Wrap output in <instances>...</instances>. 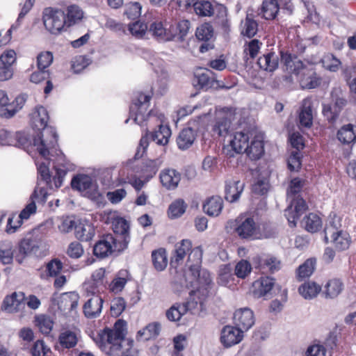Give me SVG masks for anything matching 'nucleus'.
<instances>
[{
    "instance_id": "nucleus-1",
    "label": "nucleus",
    "mask_w": 356,
    "mask_h": 356,
    "mask_svg": "<svg viewBox=\"0 0 356 356\" xmlns=\"http://www.w3.org/2000/svg\"><path fill=\"white\" fill-rule=\"evenodd\" d=\"M49 115L47 109L40 106L35 108L31 115V124L34 129L38 131L37 136L33 138V146L39 154L47 159L50 150L55 148L57 145L58 135L55 129L47 126Z\"/></svg>"
},
{
    "instance_id": "nucleus-2",
    "label": "nucleus",
    "mask_w": 356,
    "mask_h": 356,
    "mask_svg": "<svg viewBox=\"0 0 356 356\" xmlns=\"http://www.w3.org/2000/svg\"><path fill=\"white\" fill-rule=\"evenodd\" d=\"M232 151H228L227 155L233 157L234 153H245L251 160L259 159L264 152V143L259 136H255L250 141L248 133L239 131L234 134L229 141Z\"/></svg>"
},
{
    "instance_id": "nucleus-3",
    "label": "nucleus",
    "mask_w": 356,
    "mask_h": 356,
    "mask_svg": "<svg viewBox=\"0 0 356 356\" xmlns=\"http://www.w3.org/2000/svg\"><path fill=\"white\" fill-rule=\"evenodd\" d=\"M202 254L203 252L200 246L194 248L188 254L186 266L195 281L204 286H209L211 283V277L209 271L201 269Z\"/></svg>"
},
{
    "instance_id": "nucleus-4",
    "label": "nucleus",
    "mask_w": 356,
    "mask_h": 356,
    "mask_svg": "<svg viewBox=\"0 0 356 356\" xmlns=\"http://www.w3.org/2000/svg\"><path fill=\"white\" fill-rule=\"evenodd\" d=\"M42 22L46 30L53 35H58L67 28L65 13L61 9L45 8L42 11Z\"/></svg>"
},
{
    "instance_id": "nucleus-5",
    "label": "nucleus",
    "mask_w": 356,
    "mask_h": 356,
    "mask_svg": "<svg viewBox=\"0 0 356 356\" xmlns=\"http://www.w3.org/2000/svg\"><path fill=\"white\" fill-rule=\"evenodd\" d=\"M170 136L171 130L170 127L167 125L163 124L159 126L158 130L149 134H146L145 136L140 138L134 159H138L143 156L149 145V138H151L152 140L158 145H165L168 144Z\"/></svg>"
},
{
    "instance_id": "nucleus-6",
    "label": "nucleus",
    "mask_w": 356,
    "mask_h": 356,
    "mask_svg": "<svg viewBox=\"0 0 356 356\" xmlns=\"http://www.w3.org/2000/svg\"><path fill=\"white\" fill-rule=\"evenodd\" d=\"M150 99L151 96L139 92L133 99L129 114L136 124L140 125L149 115L150 112H147V110Z\"/></svg>"
},
{
    "instance_id": "nucleus-7",
    "label": "nucleus",
    "mask_w": 356,
    "mask_h": 356,
    "mask_svg": "<svg viewBox=\"0 0 356 356\" xmlns=\"http://www.w3.org/2000/svg\"><path fill=\"white\" fill-rule=\"evenodd\" d=\"M71 186L73 189L83 193L84 195L92 200L97 199L99 196L97 184L90 176L78 175L72 179Z\"/></svg>"
},
{
    "instance_id": "nucleus-8",
    "label": "nucleus",
    "mask_w": 356,
    "mask_h": 356,
    "mask_svg": "<svg viewBox=\"0 0 356 356\" xmlns=\"http://www.w3.org/2000/svg\"><path fill=\"white\" fill-rule=\"evenodd\" d=\"M44 244V241L38 237L23 238L19 243L18 253L15 257V261L18 264H22L26 257L31 254H35Z\"/></svg>"
},
{
    "instance_id": "nucleus-9",
    "label": "nucleus",
    "mask_w": 356,
    "mask_h": 356,
    "mask_svg": "<svg viewBox=\"0 0 356 356\" xmlns=\"http://www.w3.org/2000/svg\"><path fill=\"white\" fill-rule=\"evenodd\" d=\"M120 239L115 238L112 234H107L99 240L94 246L93 252L95 256L104 258L111 254L113 251H120L124 248H120L118 243Z\"/></svg>"
},
{
    "instance_id": "nucleus-10",
    "label": "nucleus",
    "mask_w": 356,
    "mask_h": 356,
    "mask_svg": "<svg viewBox=\"0 0 356 356\" xmlns=\"http://www.w3.org/2000/svg\"><path fill=\"white\" fill-rule=\"evenodd\" d=\"M291 204L284 210V216L291 227H296L297 220L307 209L305 201L300 196L289 199Z\"/></svg>"
},
{
    "instance_id": "nucleus-11",
    "label": "nucleus",
    "mask_w": 356,
    "mask_h": 356,
    "mask_svg": "<svg viewBox=\"0 0 356 356\" xmlns=\"http://www.w3.org/2000/svg\"><path fill=\"white\" fill-rule=\"evenodd\" d=\"M195 82L200 88L204 90L209 88H225L227 90L231 88L225 86L222 81L216 80L214 73L209 70L196 72L195 74Z\"/></svg>"
},
{
    "instance_id": "nucleus-12",
    "label": "nucleus",
    "mask_w": 356,
    "mask_h": 356,
    "mask_svg": "<svg viewBox=\"0 0 356 356\" xmlns=\"http://www.w3.org/2000/svg\"><path fill=\"white\" fill-rule=\"evenodd\" d=\"M17 59L16 53L13 49L5 51L0 56V81L10 79L13 74V65Z\"/></svg>"
},
{
    "instance_id": "nucleus-13",
    "label": "nucleus",
    "mask_w": 356,
    "mask_h": 356,
    "mask_svg": "<svg viewBox=\"0 0 356 356\" xmlns=\"http://www.w3.org/2000/svg\"><path fill=\"white\" fill-rule=\"evenodd\" d=\"M275 280L270 277H261L253 282L252 293L254 298H270L272 296V290L275 286Z\"/></svg>"
},
{
    "instance_id": "nucleus-14",
    "label": "nucleus",
    "mask_w": 356,
    "mask_h": 356,
    "mask_svg": "<svg viewBox=\"0 0 356 356\" xmlns=\"http://www.w3.org/2000/svg\"><path fill=\"white\" fill-rule=\"evenodd\" d=\"M234 321L236 326L243 332L250 329L255 322L253 312L248 307L237 309L234 314Z\"/></svg>"
},
{
    "instance_id": "nucleus-15",
    "label": "nucleus",
    "mask_w": 356,
    "mask_h": 356,
    "mask_svg": "<svg viewBox=\"0 0 356 356\" xmlns=\"http://www.w3.org/2000/svg\"><path fill=\"white\" fill-rule=\"evenodd\" d=\"M257 223L252 217L241 218L235 231L241 238L255 240Z\"/></svg>"
},
{
    "instance_id": "nucleus-16",
    "label": "nucleus",
    "mask_w": 356,
    "mask_h": 356,
    "mask_svg": "<svg viewBox=\"0 0 356 356\" xmlns=\"http://www.w3.org/2000/svg\"><path fill=\"white\" fill-rule=\"evenodd\" d=\"M243 333L237 327L225 326L221 331L220 341L225 347H231L242 340Z\"/></svg>"
},
{
    "instance_id": "nucleus-17",
    "label": "nucleus",
    "mask_w": 356,
    "mask_h": 356,
    "mask_svg": "<svg viewBox=\"0 0 356 356\" xmlns=\"http://www.w3.org/2000/svg\"><path fill=\"white\" fill-rule=\"evenodd\" d=\"M25 295L22 292H14L6 296L1 305V309L8 312H17L24 307Z\"/></svg>"
},
{
    "instance_id": "nucleus-18",
    "label": "nucleus",
    "mask_w": 356,
    "mask_h": 356,
    "mask_svg": "<svg viewBox=\"0 0 356 356\" xmlns=\"http://www.w3.org/2000/svg\"><path fill=\"white\" fill-rule=\"evenodd\" d=\"M129 225L127 221L120 218L116 219L113 223V231L117 234L115 238L120 239L118 243L120 244V248H127L130 241V236L129 234Z\"/></svg>"
},
{
    "instance_id": "nucleus-19",
    "label": "nucleus",
    "mask_w": 356,
    "mask_h": 356,
    "mask_svg": "<svg viewBox=\"0 0 356 356\" xmlns=\"http://www.w3.org/2000/svg\"><path fill=\"white\" fill-rule=\"evenodd\" d=\"M181 177V173L172 168H165L161 171L159 175L161 184L168 190L177 188Z\"/></svg>"
},
{
    "instance_id": "nucleus-20",
    "label": "nucleus",
    "mask_w": 356,
    "mask_h": 356,
    "mask_svg": "<svg viewBox=\"0 0 356 356\" xmlns=\"http://www.w3.org/2000/svg\"><path fill=\"white\" fill-rule=\"evenodd\" d=\"M197 305V302L187 301L182 304L175 303L166 311V317L170 321H177L187 312L191 311Z\"/></svg>"
},
{
    "instance_id": "nucleus-21",
    "label": "nucleus",
    "mask_w": 356,
    "mask_h": 356,
    "mask_svg": "<svg viewBox=\"0 0 356 356\" xmlns=\"http://www.w3.org/2000/svg\"><path fill=\"white\" fill-rule=\"evenodd\" d=\"M256 268L262 271L275 273L280 268V261L275 257L270 255L257 256L254 258Z\"/></svg>"
},
{
    "instance_id": "nucleus-22",
    "label": "nucleus",
    "mask_w": 356,
    "mask_h": 356,
    "mask_svg": "<svg viewBox=\"0 0 356 356\" xmlns=\"http://www.w3.org/2000/svg\"><path fill=\"white\" fill-rule=\"evenodd\" d=\"M280 8L277 0H264L257 14L264 19L273 20L277 17Z\"/></svg>"
},
{
    "instance_id": "nucleus-23",
    "label": "nucleus",
    "mask_w": 356,
    "mask_h": 356,
    "mask_svg": "<svg viewBox=\"0 0 356 356\" xmlns=\"http://www.w3.org/2000/svg\"><path fill=\"white\" fill-rule=\"evenodd\" d=\"M46 190L43 188H41L38 191L35 189L33 193L31 196V202L29 203L25 208L21 211L19 216H17L22 220H27L30 216L36 211V205L35 200L41 198L42 202H45L46 200Z\"/></svg>"
},
{
    "instance_id": "nucleus-24",
    "label": "nucleus",
    "mask_w": 356,
    "mask_h": 356,
    "mask_svg": "<svg viewBox=\"0 0 356 356\" xmlns=\"http://www.w3.org/2000/svg\"><path fill=\"white\" fill-rule=\"evenodd\" d=\"M104 300L99 296H93L83 305V312L87 318H94L102 312Z\"/></svg>"
},
{
    "instance_id": "nucleus-25",
    "label": "nucleus",
    "mask_w": 356,
    "mask_h": 356,
    "mask_svg": "<svg viewBox=\"0 0 356 356\" xmlns=\"http://www.w3.org/2000/svg\"><path fill=\"white\" fill-rule=\"evenodd\" d=\"M193 249H192V243L188 239H183L177 243L175 245L174 254L171 259V264L172 266L179 265L183 261L186 254L188 252L190 254Z\"/></svg>"
},
{
    "instance_id": "nucleus-26",
    "label": "nucleus",
    "mask_w": 356,
    "mask_h": 356,
    "mask_svg": "<svg viewBox=\"0 0 356 356\" xmlns=\"http://www.w3.org/2000/svg\"><path fill=\"white\" fill-rule=\"evenodd\" d=\"M167 26L168 24L164 26L161 22H155L151 24L149 31L160 40L165 41L173 40L176 33L172 32L170 24L168 27Z\"/></svg>"
},
{
    "instance_id": "nucleus-27",
    "label": "nucleus",
    "mask_w": 356,
    "mask_h": 356,
    "mask_svg": "<svg viewBox=\"0 0 356 356\" xmlns=\"http://www.w3.org/2000/svg\"><path fill=\"white\" fill-rule=\"evenodd\" d=\"M281 63L289 73L298 74L302 69V62L296 56L287 51H281Z\"/></svg>"
},
{
    "instance_id": "nucleus-28",
    "label": "nucleus",
    "mask_w": 356,
    "mask_h": 356,
    "mask_svg": "<svg viewBox=\"0 0 356 356\" xmlns=\"http://www.w3.org/2000/svg\"><path fill=\"white\" fill-rule=\"evenodd\" d=\"M244 188V183L239 180H229L226 182L225 198L229 202H236Z\"/></svg>"
},
{
    "instance_id": "nucleus-29",
    "label": "nucleus",
    "mask_w": 356,
    "mask_h": 356,
    "mask_svg": "<svg viewBox=\"0 0 356 356\" xmlns=\"http://www.w3.org/2000/svg\"><path fill=\"white\" fill-rule=\"evenodd\" d=\"M257 65L265 71L273 72L278 67V56L275 52L265 54L258 58Z\"/></svg>"
},
{
    "instance_id": "nucleus-30",
    "label": "nucleus",
    "mask_w": 356,
    "mask_h": 356,
    "mask_svg": "<svg viewBox=\"0 0 356 356\" xmlns=\"http://www.w3.org/2000/svg\"><path fill=\"white\" fill-rule=\"evenodd\" d=\"M223 201L219 196H212L207 199L203 204V211L209 216L216 217L221 213Z\"/></svg>"
},
{
    "instance_id": "nucleus-31",
    "label": "nucleus",
    "mask_w": 356,
    "mask_h": 356,
    "mask_svg": "<svg viewBox=\"0 0 356 356\" xmlns=\"http://www.w3.org/2000/svg\"><path fill=\"white\" fill-rule=\"evenodd\" d=\"M102 340L107 342L112 346L110 348V352L120 350L121 352V346L120 341L122 339V332H115L111 329H104L101 335Z\"/></svg>"
},
{
    "instance_id": "nucleus-32",
    "label": "nucleus",
    "mask_w": 356,
    "mask_h": 356,
    "mask_svg": "<svg viewBox=\"0 0 356 356\" xmlns=\"http://www.w3.org/2000/svg\"><path fill=\"white\" fill-rule=\"evenodd\" d=\"M312 101L311 98H305L302 101L301 111L299 115L300 123L305 127H310L312 125Z\"/></svg>"
},
{
    "instance_id": "nucleus-33",
    "label": "nucleus",
    "mask_w": 356,
    "mask_h": 356,
    "mask_svg": "<svg viewBox=\"0 0 356 356\" xmlns=\"http://www.w3.org/2000/svg\"><path fill=\"white\" fill-rule=\"evenodd\" d=\"M334 344V337L332 332H330L328 337L324 341V345L314 344L309 346L305 353L306 356H325L326 348H332Z\"/></svg>"
},
{
    "instance_id": "nucleus-34",
    "label": "nucleus",
    "mask_w": 356,
    "mask_h": 356,
    "mask_svg": "<svg viewBox=\"0 0 356 356\" xmlns=\"http://www.w3.org/2000/svg\"><path fill=\"white\" fill-rule=\"evenodd\" d=\"M95 235V228L86 221L79 222L75 225V236L80 241H88Z\"/></svg>"
},
{
    "instance_id": "nucleus-35",
    "label": "nucleus",
    "mask_w": 356,
    "mask_h": 356,
    "mask_svg": "<svg viewBox=\"0 0 356 356\" xmlns=\"http://www.w3.org/2000/svg\"><path fill=\"white\" fill-rule=\"evenodd\" d=\"M316 268V259L311 257L307 259L302 264L299 266L296 270V278L298 281H302L309 278L314 272Z\"/></svg>"
},
{
    "instance_id": "nucleus-36",
    "label": "nucleus",
    "mask_w": 356,
    "mask_h": 356,
    "mask_svg": "<svg viewBox=\"0 0 356 356\" xmlns=\"http://www.w3.org/2000/svg\"><path fill=\"white\" fill-rule=\"evenodd\" d=\"M78 341V334L75 331L70 330L61 332L58 337V343L63 349H70L75 347Z\"/></svg>"
},
{
    "instance_id": "nucleus-37",
    "label": "nucleus",
    "mask_w": 356,
    "mask_h": 356,
    "mask_svg": "<svg viewBox=\"0 0 356 356\" xmlns=\"http://www.w3.org/2000/svg\"><path fill=\"white\" fill-rule=\"evenodd\" d=\"M195 139V134L193 129L190 127L184 129L177 139L178 147L182 150L187 149L193 145Z\"/></svg>"
},
{
    "instance_id": "nucleus-38",
    "label": "nucleus",
    "mask_w": 356,
    "mask_h": 356,
    "mask_svg": "<svg viewBox=\"0 0 356 356\" xmlns=\"http://www.w3.org/2000/svg\"><path fill=\"white\" fill-rule=\"evenodd\" d=\"M255 240L275 238L277 234L275 227L269 222L257 223Z\"/></svg>"
},
{
    "instance_id": "nucleus-39",
    "label": "nucleus",
    "mask_w": 356,
    "mask_h": 356,
    "mask_svg": "<svg viewBox=\"0 0 356 356\" xmlns=\"http://www.w3.org/2000/svg\"><path fill=\"white\" fill-rule=\"evenodd\" d=\"M129 280V273L127 270H120L110 284V290L115 293L121 292Z\"/></svg>"
},
{
    "instance_id": "nucleus-40",
    "label": "nucleus",
    "mask_w": 356,
    "mask_h": 356,
    "mask_svg": "<svg viewBox=\"0 0 356 356\" xmlns=\"http://www.w3.org/2000/svg\"><path fill=\"white\" fill-rule=\"evenodd\" d=\"M65 13L66 25L67 27L72 26L79 22L83 17V10L76 5L67 6Z\"/></svg>"
},
{
    "instance_id": "nucleus-41",
    "label": "nucleus",
    "mask_w": 356,
    "mask_h": 356,
    "mask_svg": "<svg viewBox=\"0 0 356 356\" xmlns=\"http://www.w3.org/2000/svg\"><path fill=\"white\" fill-rule=\"evenodd\" d=\"M161 325L157 322L148 324L143 330L138 332L137 338L138 340L147 341L152 338L156 337L160 332Z\"/></svg>"
},
{
    "instance_id": "nucleus-42",
    "label": "nucleus",
    "mask_w": 356,
    "mask_h": 356,
    "mask_svg": "<svg viewBox=\"0 0 356 356\" xmlns=\"http://www.w3.org/2000/svg\"><path fill=\"white\" fill-rule=\"evenodd\" d=\"M13 244L9 240L0 241V261L3 264H10L13 260Z\"/></svg>"
},
{
    "instance_id": "nucleus-43",
    "label": "nucleus",
    "mask_w": 356,
    "mask_h": 356,
    "mask_svg": "<svg viewBox=\"0 0 356 356\" xmlns=\"http://www.w3.org/2000/svg\"><path fill=\"white\" fill-rule=\"evenodd\" d=\"M321 287L314 282H307L300 286L299 293L307 300L315 298L321 291Z\"/></svg>"
},
{
    "instance_id": "nucleus-44",
    "label": "nucleus",
    "mask_w": 356,
    "mask_h": 356,
    "mask_svg": "<svg viewBox=\"0 0 356 356\" xmlns=\"http://www.w3.org/2000/svg\"><path fill=\"white\" fill-rule=\"evenodd\" d=\"M337 138L344 144H350L356 138V127L351 124L343 126L338 131Z\"/></svg>"
},
{
    "instance_id": "nucleus-45",
    "label": "nucleus",
    "mask_w": 356,
    "mask_h": 356,
    "mask_svg": "<svg viewBox=\"0 0 356 356\" xmlns=\"http://www.w3.org/2000/svg\"><path fill=\"white\" fill-rule=\"evenodd\" d=\"M213 9V15H215V23L221 26L224 31H227L229 28V21L226 8L222 5L216 4Z\"/></svg>"
},
{
    "instance_id": "nucleus-46",
    "label": "nucleus",
    "mask_w": 356,
    "mask_h": 356,
    "mask_svg": "<svg viewBox=\"0 0 356 356\" xmlns=\"http://www.w3.org/2000/svg\"><path fill=\"white\" fill-rule=\"evenodd\" d=\"M170 25L172 32L176 33V35L175 36V39L173 40L179 42L184 41L191 28L190 22L188 20L184 19L179 22L176 24Z\"/></svg>"
},
{
    "instance_id": "nucleus-47",
    "label": "nucleus",
    "mask_w": 356,
    "mask_h": 356,
    "mask_svg": "<svg viewBox=\"0 0 356 356\" xmlns=\"http://www.w3.org/2000/svg\"><path fill=\"white\" fill-rule=\"evenodd\" d=\"M230 124L231 121L227 117H219L213 126L212 131L218 136H225L228 134Z\"/></svg>"
},
{
    "instance_id": "nucleus-48",
    "label": "nucleus",
    "mask_w": 356,
    "mask_h": 356,
    "mask_svg": "<svg viewBox=\"0 0 356 356\" xmlns=\"http://www.w3.org/2000/svg\"><path fill=\"white\" fill-rule=\"evenodd\" d=\"M162 162V160L160 159L148 160L144 162L142 168V172L144 177L147 179L152 178L156 174Z\"/></svg>"
},
{
    "instance_id": "nucleus-49",
    "label": "nucleus",
    "mask_w": 356,
    "mask_h": 356,
    "mask_svg": "<svg viewBox=\"0 0 356 356\" xmlns=\"http://www.w3.org/2000/svg\"><path fill=\"white\" fill-rule=\"evenodd\" d=\"M152 262L154 268L159 270H163L168 264L166 251L165 249L160 248L154 250L152 253Z\"/></svg>"
},
{
    "instance_id": "nucleus-50",
    "label": "nucleus",
    "mask_w": 356,
    "mask_h": 356,
    "mask_svg": "<svg viewBox=\"0 0 356 356\" xmlns=\"http://www.w3.org/2000/svg\"><path fill=\"white\" fill-rule=\"evenodd\" d=\"M302 225L307 232L314 233L321 227L322 221L317 214L311 213L303 219Z\"/></svg>"
},
{
    "instance_id": "nucleus-51",
    "label": "nucleus",
    "mask_w": 356,
    "mask_h": 356,
    "mask_svg": "<svg viewBox=\"0 0 356 356\" xmlns=\"http://www.w3.org/2000/svg\"><path fill=\"white\" fill-rule=\"evenodd\" d=\"M320 83L321 79L312 70L308 71L300 80V84L303 89L316 88Z\"/></svg>"
},
{
    "instance_id": "nucleus-52",
    "label": "nucleus",
    "mask_w": 356,
    "mask_h": 356,
    "mask_svg": "<svg viewBox=\"0 0 356 356\" xmlns=\"http://www.w3.org/2000/svg\"><path fill=\"white\" fill-rule=\"evenodd\" d=\"M214 7L209 1H198L194 5V11L199 16L210 17L213 15Z\"/></svg>"
},
{
    "instance_id": "nucleus-53",
    "label": "nucleus",
    "mask_w": 356,
    "mask_h": 356,
    "mask_svg": "<svg viewBox=\"0 0 356 356\" xmlns=\"http://www.w3.org/2000/svg\"><path fill=\"white\" fill-rule=\"evenodd\" d=\"M195 36L197 40L207 42L213 37V28L209 23H204L196 29Z\"/></svg>"
},
{
    "instance_id": "nucleus-54",
    "label": "nucleus",
    "mask_w": 356,
    "mask_h": 356,
    "mask_svg": "<svg viewBox=\"0 0 356 356\" xmlns=\"http://www.w3.org/2000/svg\"><path fill=\"white\" fill-rule=\"evenodd\" d=\"M186 207L187 204L183 200H176L169 206L168 214L172 218H179L185 213Z\"/></svg>"
},
{
    "instance_id": "nucleus-55",
    "label": "nucleus",
    "mask_w": 356,
    "mask_h": 356,
    "mask_svg": "<svg viewBox=\"0 0 356 356\" xmlns=\"http://www.w3.org/2000/svg\"><path fill=\"white\" fill-rule=\"evenodd\" d=\"M350 243V237L348 232L339 231L335 234V250H345L349 248Z\"/></svg>"
},
{
    "instance_id": "nucleus-56",
    "label": "nucleus",
    "mask_w": 356,
    "mask_h": 356,
    "mask_svg": "<svg viewBox=\"0 0 356 356\" xmlns=\"http://www.w3.org/2000/svg\"><path fill=\"white\" fill-rule=\"evenodd\" d=\"M257 28L258 24L254 19V15L248 13L242 33L248 38H252L257 33Z\"/></svg>"
},
{
    "instance_id": "nucleus-57",
    "label": "nucleus",
    "mask_w": 356,
    "mask_h": 356,
    "mask_svg": "<svg viewBox=\"0 0 356 356\" xmlns=\"http://www.w3.org/2000/svg\"><path fill=\"white\" fill-rule=\"evenodd\" d=\"M35 322L40 332L43 334H48L53 328L54 322L50 316L39 315L35 317Z\"/></svg>"
},
{
    "instance_id": "nucleus-58",
    "label": "nucleus",
    "mask_w": 356,
    "mask_h": 356,
    "mask_svg": "<svg viewBox=\"0 0 356 356\" xmlns=\"http://www.w3.org/2000/svg\"><path fill=\"white\" fill-rule=\"evenodd\" d=\"M11 137L13 143L8 144V145H15L25 149L31 144L30 138L25 132H11Z\"/></svg>"
},
{
    "instance_id": "nucleus-59",
    "label": "nucleus",
    "mask_w": 356,
    "mask_h": 356,
    "mask_svg": "<svg viewBox=\"0 0 356 356\" xmlns=\"http://www.w3.org/2000/svg\"><path fill=\"white\" fill-rule=\"evenodd\" d=\"M303 186L302 181L299 178L293 179L289 184V187L287 190V197L291 199L293 197H297L299 195V193L301 191Z\"/></svg>"
},
{
    "instance_id": "nucleus-60",
    "label": "nucleus",
    "mask_w": 356,
    "mask_h": 356,
    "mask_svg": "<svg viewBox=\"0 0 356 356\" xmlns=\"http://www.w3.org/2000/svg\"><path fill=\"white\" fill-rule=\"evenodd\" d=\"M126 308V302L124 298L119 297L114 298L111 303V313L113 316H119Z\"/></svg>"
},
{
    "instance_id": "nucleus-61",
    "label": "nucleus",
    "mask_w": 356,
    "mask_h": 356,
    "mask_svg": "<svg viewBox=\"0 0 356 356\" xmlns=\"http://www.w3.org/2000/svg\"><path fill=\"white\" fill-rule=\"evenodd\" d=\"M53 61V55L50 51H44L37 56L38 69L47 70Z\"/></svg>"
},
{
    "instance_id": "nucleus-62",
    "label": "nucleus",
    "mask_w": 356,
    "mask_h": 356,
    "mask_svg": "<svg viewBox=\"0 0 356 356\" xmlns=\"http://www.w3.org/2000/svg\"><path fill=\"white\" fill-rule=\"evenodd\" d=\"M147 28L148 27L146 24H144L140 21H136L129 25V30L130 33L135 37L141 38L145 35Z\"/></svg>"
},
{
    "instance_id": "nucleus-63",
    "label": "nucleus",
    "mask_w": 356,
    "mask_h": 356,
    "mask_svg": "<svg viewBox=\"0 0 356 356\" xmlns=\"http://www.w3.org/2000/svg\"><path fill=\"white\" fill-rule=\"evenodd\" d=\"M84 250L81 244L74 241L70 243L67 250V254L72 259H79L83 254Z\"/></svg>"
},
{
    "instance_id": "nucleus-64",
    "label": "nucleus",
    "mask_w": 356,
    "mask_h": 356,
    "mask_svg": "<svg viewBox=\"0 0 356 356\" xmlns=\"http://www.w3.org/2000/svg\"><path fill=\"white\" fill-rule=\"evenodd\" d=\"M250 264L245 260L240 261L235 267V274L238 277L245 278L251 271Z\"/></svg>"
}]
</instances>
